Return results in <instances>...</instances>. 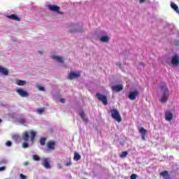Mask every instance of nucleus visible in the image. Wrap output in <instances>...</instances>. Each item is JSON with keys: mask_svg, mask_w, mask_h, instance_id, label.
Listing matches in <instances>:
<instances>
[{"mask_svg": "<svg viewBox=\"0 0 179 179\" xmlns=\"http://www.w3.org/2000/svg\"><path fill=\"white\" fill-rule=\"evenodd\" d=\"M36 135H37V133L33 130L25 131L22 133V139L24 141V143H22L23 149H26V148H29V146L28 144L29 141H30L31 145H33V143H34V139H35ZM30 138H31V140H30Z\"/></svg>", "mask_w": 179, "mask_h": 179, "instance_id": "f257e3e1", "label": "nucleus"}, {"mask_svg": "<svg viewBox=\"0 0 179 179\" xmlns=\"http://www.w3.org/2000/svg\"><path fill=\"white\" fill-rule=\"evenodd\" d=\"M39 90H44V87H40Z\"/></svg>", "mask_w": 179, "mask_h": 179, "instance_id": "79ce46f5", "label": "nucleus"}, {"mask_svg": "<svg viewBox=\"0 0 179 179\" xmlns=\"http://www.w3.org/2000/svg\"><path fill=\"white\" fill-rule=\"evenodd\" d=\"M41 145H42V146H44V145H45V138H43L41 139Z\"/></svg>", "mask_w": 179, "mask_h": 179, "instance_id": "c756f323", "label": "nucleus"}, {"mask_svg": "<svg viewBox=\"0 0 179 179\" xmlns=\"http://www.w3.org/2000/svg\"><path fill=\"white\" fill-rule=\"evenodd\" d=\"M1 122H2V120L1 119H0V124H1Z\"/></svg>", "mask_w": 179, "mask_h": 179, "instance_id": "49530a36", "label": "nucleus"}, {"mask_svg": "<svg viewBox=\"0 0 179 179\" xmlns=\"http://www.w3.org/2000/svg\"><path fill=\"white\" fill-rule=\"evenodd\" d=\"M76 78H80V73L71 71L69 73V78L70 80H72L73 79H76Z\"/></svg>", "mask_w": 179, "mask_h": 179, "instance_id": "9d476101", "label": "nucleus"}, {"mask_svg": "<svg viewBox=\"0 0 179 179\" xmlns=\"http://www.w3.org/2000/svg\"><path fill=\"white\" fill-rule=\"evenodd\" d=\"M140 1V3H143V2H145V0H139Z\"/></svg>", "mask_w": 179, "mask_h": 179, "instance_id": "37998d69", "label": "nucleus"}, {"mask_svg": "<svg viewBox=\"0 0 179 179\" xmlns=\"http://www.w3.org/2000/svg\"><path fill=\"white\" fill-rule=\"evenodd\" d=\"M15 83L18 86H24V85H26L27 82H26V80H17L15 81Z\"/></svg>", "mask_w": 179, "mask_h": 179, "instance_id": "5701e85b", "label": "nucleus"}, {"mask_svg": "<svg viewBox=\"0 0 179 179\" xmlns=\"http://www.w3.org/2000/svg\"><path fill=\"white\" fill-rule=\"evenodd\" d=\"M18 122H20V124H24L26 122V120H24V119L23 118H20Z\"/></svg>", "mask_w": 179, "mask_h": 179, "instance_id": "473e14b6", "label": "nucleus"}, {"mask_svg": "<svg viewBox=\"0 0 179 179\" xmlns=\"http://www.w3.org/2000/svg\"><path fill=\"white\" fill-rule=\"evenodd\" d=\"M2 163H6V160L0 161V164H2Z\"/></svg>", "mask_w": 179, "mask_h": 179, "instance_id": "a19ab883", "label": "nucleus"}, {"mask_svg": "<svg viewBox=\"0 0 179 179\" xmlns=\"http://www.w3.org/2000/svg\"><path fill=\"white\" fill-rule=\"evenodd\" d=\"M52 59L57 61V62H59V64H64V57L61 56L54 55L52 56Z\"/></svg>", "mask_w": 179, "mask_h": 179, "instance_id": "2eb2a0df", "label": "nucleus"}, {"mask_svg": "<svg viewBox=\"0 0 179 179\" xmlns=\"http://www.w3.org/2000/svg\"><path fill=\"white\" fill-rule=\"evenodd\" d=\"M65 166H66L67 167H69V166H72V162H71V159H69V161L66 162Z\"/></svg>", "mask_w": 179, "mask_h": 179, "instance_id": "7c9ffc66", "label": "nucleus"}, {"mask_svg": "<svg viewBox=\"0 0 179 179\" xmlns=\"http://www.w3.org/2000/svg\"><path fill=\"white\" fill-rule=\"evenodd\" d=\"M140 65H141V66H143V65H145V64H144L143 63H141Z\"/></svg>", "mask_w": 179, "mask_h": 179, "instance_id": "c03bdc74", "label": "nucleus"}, {"mask_svg": "<svg viewBox=\"0 0 179 179\" xmlns=\"http://www.w3.org/2000/svg\"><path fill=\"white\" fill-rule=\"evenodd\" d=\"M171 8L172 9H173V10H175V12H176L178 13V15H179V9H178V6H177V4H176V3H171Z\"/></svg>", "mask_w": 179, "mask_h": 179, "instance_id": "aec40b11", "label": "nucleus"}, {"mask_svg": "<svg viewBox=\"0 0 179 179\" xmlns=\"http://www.w3.org/2000/svg\"><path fill=\"white\" fill-rule=\"evenodd\" d=\"M55 150V141H50L46 143V152L48 153H51Z\"/></svg>", "mask_w": 179, "mask_h": 179, "instance_id": "7ed1b4c3", "label": "nucleus"}, {"mask_svg": "<svg viewBox=\"0 0 179 179\" xmlns=\"http://www.w3.org/2000/svg\"><path fill=\"white\" fill-rule=\"evenodd\" d=\"M70 33H75L76 31H82V27L78 24H72L69 27Z\"/></svg>", "mask_w": 179, "mask_h": 179, "instance_id": "39448f33", "label": "nucleus"}, {"mask_svg": "<svg viewBox=\"0 0 179 179\" xmlns=\"http://www.w3.org/2000/svg\"><path fill=\"white\" fill-rule=\"evenodd\" d=\"M160 89H161V90H167V86H166L165 83H162L160 85Z\"/></svg>", "mask_w": 179, "mask_h": 179, "instance_id": "bb28decb", "label": "nucleus"}, {"mask_svg": "<svg viewBox=\"0 0 179 179\" xmlns=\"http://www.w3.org/2000/svg\"><path fill=\"white\" fill-rule=\"evenodd\" d=\"M79 115L82 118L83 121H84V122H89V119H87V117H86V115L85 114V112L83 110L79 112Z\"/></svg>", "mask_w": 179, "mask_h": 179, "instance_id": "dca6fc26", "label": "nucleus"}, {"mask_svg": "<svg viewBox=\"0 0 179 179\" xmlns=\"http://www.w3.org/2000/svg\"><path fill=\"white\" fill-rule=\"evenodd\" d=\"M8 19H11V20H15L16 22H20V18L18 17V16L15 14L8 15Z\"/></svg>", "mask_w": 179, "mask_h": 179, "instance_id": "f3484780", "label": "nucleus"}, {"mask_svg": "<svg viewBox=\"0 0 179 179\" xmlns=\"http://www.w3.org/2000/svg\"><path fill=\"white\" fill-rule=\"evenodd\" d=\"M44 111H45V109L44 108H39L37 110V113L38 114H43V113H44Z\"/></svg>", "mask_w": 179, "mask_h": 179, "instance_id": "cd10ccee", "label": "nucleus"}, {"mask_svg": "<svg viewBox=\"0 0 179 179\" xmlns=\"http://www.w3.org/2000/svg\"><path fill=\"white\" fill-rule=\"evenodd\" d=\"M171 63L172 65H179V56L178 55H174L171 60Z\"/></svg>", "mask_w": 179, "mask_h": 179, "instance_id": "1a4fd4ad", "label": "nucleus"}, {"mask_svg": "<svg viewBox=\"0 0 179 179\" xmlns=\"http://www.w3.org/2000/svg\"><path fill=\"white\" fill-rule=\"evenodd\" d=\"M48 8H49L50 10H52V12H56L59 15H64L63 12L59 11L61 8H59V6H58L50 4V5H48Z\"/></svg>", "mask_w": 179, "mask_h": 179, "instance_id": "0eeeda50", "label": "nucleus"}, {"mask_svg": "<svg viewBox=\"0 0 179 179\" xmlns=\"http://www.w3.org/2000/svg\"><path fill=\"white\" fill-rule=\"evenodd\" d=\"M138 96H139V92L138 90H133L129 92L128 98L129 100H135Z\"/></svg>", "mask_w": 179, "mask_h": 179, "instance_id": "6e6552de", "label": "nucleus"}, {"mask_svg": "<svg viewBox=\"0 0 179 179\" xmlns=\"http://www.w3.org/2000/svg\"><path fill=\"white\" fill-rule=\"evenodd\" d=\"M17 92L21 97H27V96H29V93L24 90H17Z\"/></svg>", "mask_w": 179, "mask_h": 179, "instance_id": "a211bd4d", "label": "nucleus"}, {"mask_svg": "<svg viewBox=\"0 0 179 179\" xmlns=\"http://www.w3.org/2000/svg\"><path fill=\"white\" fill-rule=\"evenodd\" d=\"M110 113L111 114V117L117 122H121L122 121V118H121V115L120 114V111L117 109L113 108L110 110Z\"/></svg>", "mask_w": 179, "mask_h": 179, "instance_id": "f03ea898", "label": "nucleus"}, {"mask_svg": "<svg viewBox=\"0 0 179 179\" xmlns=\"http://www.w3.org/2000/svg\"><path fill=\"white\" fill-rule=\"evenodd\" d=\"M161 103H166L169 100V91L164 90L161 92Z\"/></svg>", "mask_w": 179, "mask_h": 179, "instance_id": "423d86ee", "label": "nucleus"}, {"mask_svg": "<svg viewBox=\"0 0 179 179\" xmlns=\"http://www.w3.org/2000/svg\"><path fill=\"white\" fill-rule=\"evenodd\" d=\"M6 146H8V147L12 146V141H8L6 142Z\"/></svg>", "mask_w": 179, "mask_h": 179, "instance_id": "72a5a7b5", "label": "nucleus"}, {"mask_svg": "<svg viewBox=\"0 0 179 179\" xmlns=\"http://www.w3.org/2000/svg\"><path fill=\"white\" fill-rule=\"evenodd\" d=\"M136 177H137L136 174H132V175L130 176V178H131V179H136Z\"/></svg>", "mask_w": 179, "mask_h": 179, "instance_id": "e433bc0d", "label": "nucleus"}, {"mask_svg": "<svg viewBox=\"0 0 179 179\" xmlns=\"http://www.w3.org/2000/svg\"><path fill=\"white\" fill-rule=\"evenodd\" d=\"M99 41L101 43H108L110 41V37L107 35H101L99 36Z\"/></svg>", "mask_w": 179, "mask_h": 179, "instance_id": "f8f14e48", "label": "nucleus"}, {"mask_svg": "<svg viewBox=\"0 0 179 179\" xmlns=\"http://www.w3.org/2000/svg\"><path fill=\"white\" fill-rule=\"evenodd\" d=\"M51 164H52V162L50 158L45 159V169H51Z\"/></svg>", "mask_w": 179, "mask_h": 179, "instance_id": "6ab92c4d", "label": "nucleus"}, {"mask_svg": "<svg viewBox=\"0 0 179 179\" xmlns=\"http://www.w3.org/2000/svg\"><path fill=\"white\" fill-rule=\"evenodd\" d=\"M80 155L79 153L78 152H75L74 154V157H73V160H75L76 162H78V160H80Z\"/></svg>", "mask_w": 179, "mask_h": 179, "instance_id": "b1692460", "label": "nucleus"}, {"mask_svg": "<svg viewBox=\"0 0 179 179\" xmlns=\"http://www.w3.org/2000/svg\"><path fill=\"white\" fill-rule=\"evenodd\" d=\"M48 132H49V134H52L54 132V128L52 127H49L48 129Z\"/></svg>", "mask_w": 179, "mask_h": 179, "instance_id": "2f4dec72", "label": "nucleus"}, {"mask_svg": "<svg viewBox=\"0 0 179 179\" xmlns=\"http://www.w3.org/2000/svg\"><path fill=\"white\" fill-rule=\"evenodd\" d=\"M124 89V86L122 85H117L111 87L112 90H122Z\"/></svg>", "mask_w": 179, "mask_h": 179, "instance_id": "4be33fe9", "label": "nucleus"}, {"mask_svg": "<svg viewBox=\"0 0 179 179\" xmlns=\"http://www.w3.org/2000/svg\"><path fill=\"white\" fill-rule=\"evenodd\" d=\"M138 131L141 135L142 140L145 141V135H146V134H148V131L146 129H145V128H143V127L139 128Z\"/></svg>", "mask_w": 179, "mask_h": 179, "instance_id": "4468645a", "label": "nucleus"}, {"mask_svg": "<svg viewBox=\"0 0 179 179\" xmlns=\"http://www.w3.org/2000/svg\"><path fill=\"white\" fill-rule=\"evenodd\" d=\"M160 176L164 179H170V176L169 175V172H167V171L161 172Z\"/></svg>", "mask_w": 179, "mask_h": 179, "instance_id": "412c9836", "label": "nucleus"}, {"mask_svg": "<svg viewBox=\"0 0 179 179\" xmlns=\"http://www.w3.org/2000/svg\"><path fill=\"white\" fill-rule=\"evenodd\" d=\"M12 139H13V141H19V135H17V134H14V135H13Z\"/></svg>", "mask_w": 179, "mask_h": 179, "instance_id": "a878e982", "label": "nucleus"}, {"mask_svg": "<svg viewBox=\"0 0 179 179\" xmlns=\"http://www.w3.org/2000/svg\"><path fill=\"white\" fill-rule=\"evenodd\" d=\"M33 159L34 160H35L36 162H38L40 160V157H38V155H34L33 156Z\"/></svg>", "mask_w": 179, "mask_h": 179, "instance_id": "c85d7f7f", "label": "nucleus"}, {"mask_svg": "<svg viewBox=\"0 0 179 179\" xmlns=\"http://www.w3.org/2000/svg\"><path fill=\"white\" fill-rule=\"evenodd\" d=\"M0 73H2L4 76H8L9 75V70L2 66H0Z\"/></svg>", "mask_w": 179, "mask_h": 179, "instance_id": "ddd939ff", "label": "nucleus"}, {"mask_svg": "<svg viewBox=\"0 0 179 179\" xmlns=\"http://www.w3.org/2000/svg\"><path fill=\"white\" fill-rule=\"evenodd\" d=\"M96 99L103 103V106H107L108 104V101H107V96L106 95L101 94L100 93H96Z\"/></svg>", "mask_w": 179, "mask_h": 179, "instance_id": "20e7f679", "label": "nucleus"}, {"mask_svg": "<svg viewBox=\"0 0 179 179\" xmlns=\"http://www.w3.org/2000/svg\"><path fill=\"white\" fill-rule=\"evenodd\" d=\"M127 155H128V152L124 151L120 153V157L123 159L124 157H127Z\"/></svg>", "mask_w": 179, "mask_h": 179, "instance_id": "393cba45", "label": "nucleus"}, {"mask_svg": "<svg viewBox=\"0 0 179 179\" xmlns=\"http://www.w3.org/2000/svg\"><path fill=\"white\" fill-rule=\"evenodd\" d=\"M4 170H6V166H1L0 167V171H4Z\"/></svg>", "mask_w": 179, "mask_h": 179, "instance_id": "4c0bfd02", "label": "nucleus"}, {"mask_svg": "<svg viewBox=\"0 0 179 179\" xmlns=\"http://www.w3.org/2000/svg\"><path fill=\"white\" fill-rule=\"evenodd\" d=\"M24 164L25 166H27V164H29V162H25Z\"/></svg>", "mask_w": 179, "mask_h": 179, "instance_id": "a18cd8bd", "label": "nucleus"}, {"mask_svg": "<svg viewBox=\"0 0 179 179\" xmlns=\"http://www.w3.org/2000/svg\"><path fill=\"white\" fill-rule=\"evenodd\" d=\"M59 101H60V103H62L64 104V103H65V99H60Z\"/></svg>", "mask_w": 179, "mask_h": 179, "instance_id": "ea45409f", "label": "nucleus"}, {"mask_svg": "<svg viewBox=\"0 0 179 179\" xmlns=\"http://www.w3.org/2000/svg\"><path fill=\"white\" fill-rule=\"evenodd\" d=\"M20 178L21 179H26V178H27V176H24V174L21 173V174L20 175Z\"/></svg>", "mask_w": 179, "mask_h": 179, "instance_id": "f704fd0d", "label": "nucleus"}, {"mask_svg": "<svg viewBox=\"0 0 179 179\" xmlns=\"http://www.w3.org/2000/svg\"><path fill=\"white\" fill-rule=\"evenodd\" d=\"M42 164H43V167H45V158L43 159Z\"/></svg>", "mask_w": 179, "mask_h": 179, "instance_id": "58836bf2", "label": "nucleus"}, {"mask_svg": "<svg viewBox=\"0 0 179 179\" xmlns=\"http://www.w3.org/2000/svg\"><path fill=\"white\" fill-rule=\"evenodd\" d=\"M17 90H22V89H17Z\"/></svg>", "mask_w": 179, "mask_h": 179, "instance_id": "de8ad7c7", "label": "nucleus"}, {"mask_svg": "<svg viewBox=\"0 0 179 179\" xmlns=\"http://www.w3.org/2000/svg\"><path fill=\"white\" fill-rule=\"evenodd\" d=\"M174 45H179V41L178 40H175L173 41Z\"/></svg>", "mask_w": 179, "mask_h": 179, "instance_id": "c9c22d12", "label": "nucleus"}, {"mask_svg": "<svg viewBox=\"0 0 179 179\" xmlns=\"http://www.w3.org/2000/svg\"><path fill=\"white\" fill-rule=\"evenodd\" d=\"M174 115H173V113H171L170 110H166L165 112V120L166 121H171L173 120V117Z\"/></svg>", "mask_w": 179, "mask_h": 179, "instance_id": "9b49d317", "label": "nucleus"}]
</instances>
